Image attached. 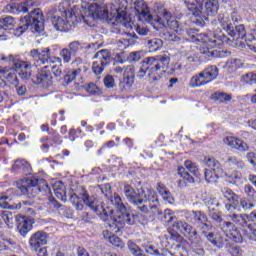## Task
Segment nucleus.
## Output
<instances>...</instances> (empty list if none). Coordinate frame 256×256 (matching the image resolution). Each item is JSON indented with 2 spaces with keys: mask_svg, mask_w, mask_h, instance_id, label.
I'll list each match as a JSON object with an SVG mask.
<instances>
[{
  "mask_svg": "<svg viewBox=\"0 0 256 256\" xmlns=\"http://www.w3.org/2000/svg\"><path fill=\"white\" fill-rule=\"evenodd\" d=\"M81 199L83 202H81ZM70 201L76 211H83L86 207H89L91 211L99 215L102 221H107L112 229H115V233H119L125 225H135L137 216L133 213L127 212V207L123 203L121 196L115 193L110 197L112 205L117 209L113 215V210L107 212L105 209V203L95 196H90L89 192L82 188L79 195L76 193L71 194ZM84 203V205H83ZM110 213V214H109Z\"/></svg>",
  "mask_w": 256,
  "mask_h": 256,
  "instance_id": "obj_1",
  "label": "nucleus"
},
{
  "mask_svg": "<svg viewBox=\"0 0 256 256\" xmlns=\"http://www.w3.org/2000/svg\"><path fill=\"white\" fill-rule=\"evenodd\" d=\"M39 5H41V0H26L24 2H10L6 6L9 13H28L21 19L24 24L12 30L11 33L14 37H21L29 27L36 37L45 35V16H43L41 9L34 8L39 7Z\"/></svg>",
  "mask_w": 256,
  "mask_h": 256,
  "instance_id": "obj_2",
  "label": "nucleus"
},
{
  "mask_svg": "<svg viewBox=\"0 0 256 256\" xmlns=\"http://www.w3.org/2000/svg\"><path fill=\"white\" fill-rule=\"evenodd\" d=\"M85 3V6H80V9L86 7V9H91V7H97L98 9H104L105 16L100 17H86L88 21H93L94 19H109L112 21V33H117L124 35L129 29H133V21L127 16V0H115L109 6L103 4V0H81Z\"/></svg>",
  "mask_w": 256,
  "mask_h": 256,
  "instance_id": "obj_3",
  "label": "nucleus"
},
{
  "mask_svg": "<svg viewBox=\"0 0 256 256\" xmlns=\"http://www.w3.org/2000/svg\"><path fill=\"white\" fill-rule=\"evenodd\" d=\"M105 15H107L105 14V10L103 8H97V6H92L91 9L75 6L73 11L65 12L64 16L62 14V17L54 16L52 18V24L56 31H71L75 27V24L81 21L86 23V25H91L87 17H105Z\"/></svg>",
  "mask_w": 256,
  "mask_h": 256,
  "instance_id": "obj_4",
  "label": "nucleus"
},
{
  "mask_svg": "<svg viewBox=\"0 0 256 256\" xmlns=\"http://www.w3.org/2000/svg\"><path fill=\"white\" fill-rule=\"evenodd\" d=\"M171 58L169 53H163L156 57H147L137 72L138 79H143L148 72V79L153 85H159L161 78L165 73V67L169 65Z\"/></svg>",
  "mask_w": 256,
  "mask_h": 256,
  "instance_id": "obj_5",
  "label": "nucleus"
},
{
  "mask_svg": "<svg viewBox=\"0 0 256 256\" xmlns=\"http://www.w3.org/2000/svg\"><path fill=\"white\" fill-rule=\"evenodd\" d=\"M123 193L134 207L138 209L141 213H149V208L151 211H157V205H159V199L157 198V193L154 190H143L133 188L131 185H125L123 189ZM147 201L149 203H153V205L149 204L147 206Z\"/></svg>",
  "mask_w": 256,
  "mask_h": 256,
  "instance_id": "obj_6",
  "label": "nucleus"
},
{
  "mask_svg": "<svg viewBox=\"0 0 256 256\" xmlns=\"http://www.w3.org/2000/svg\"><path fill=\"white\" fill-rule=\"evenodd\" d=\"M186 35L188 37V41H192V43H201L200 53H202V55L207 57H216L219 59H223L229 55V52L215 49V47H217V38H215V34H213V32L204 34L199 33V31L195 29H189L186 31Z\"/></svg>",
  "mask_w": 256,
  "mask_h": 256,
  "instance_id": "obj_7",
  "label": "nucleus"
},
{
  "mask_svg": "<svg viewBox=\"0 0 256 256\" xmlns=\"http://www.w3.org/2000/svg\"><path fill=\"white\" fill-rule=\"evenodd\" d=\"M17 189H19L22 195L30 193V191H33V189L40 192L48 193L49 185H47V181L43 178L29 176L17 182Z\"/></svg>",
  "mask_w": 256,
  "mask_h": 256,
  "instance_id": "obj_8",
  "label": "nucleus"
},
{
  "mask_svg": "<svg viewBox=\"0 0 256 256\" xmlns=\"http://www.w3.org/2000/svg\"><path fill=\"white\" fill-rule=\"evenodd\" d=\"M30 57H32L34 61V65L36 67H40V65H50L53 63H57V65H61L63 61L59 57L51 56V48L46 47L39 49H32L30 51Z\"/></svg>",
  "mask_w": 256,
  "mask_h": 256,
  "instance_id": "obj_9",
  "label": "nucleus"
},
{
  "mask_svg": "<svg viewBox=\"0 0 256 256\" xmlns=\"http://www.w3.org/2000/svg\"><path fill=\"white\" fill-rule=\"evenodd\" d=\"M205 165L210 168L204 172L205 181L208 183H217L219 177H225V171L215 158H206Z\"/></svg>",
  "mask_w": 256,
  "mask_h": 256,
  "instance_id": "obj_10",
  "label": "nucleus"
},
{
  "mask_svg": "<svg viewBox=\"0 0 256 256\" xmlns=\"http://www.w3.org/2000/svg\"><path fill=\"white\" fill-rule=\"evenodd\" d=\"M152 25L154 27L155 25H160L161 27H169L171 31L178 33V35H181V31H183L181 25H179V21L173 17L171 12L165 9L162 11V13H160V16H155L154 24Z\"/></svg>",
  "mask_w": 256,
  "mask_h": 256,
  "instance_id": "obj_11",
  "label": "nucleus"
},
{
  "mask_svg": "<svg viewBox=\"0 0 256 256\" xmlns=\"http://www.w3.org/2000/svg\"><path fill=\"white\" fill-rule=\"evenodd\" d=\"M2 61H10L12 63L16 73H18L21 79L25 81L31 79L32 71H31V62L23 61L19 59L17 56L9 55L7 57H2Z\"/></svg>",
  "mask_w": 256,
  "mask_h": 256,
  "instance_id": "obj_12",
  "label": "nucleus"
},
{
  "mask_svg": "<svg viewBox=\"0 0 256 256\" xmlns=\"http://www.w3.org/2000/svg\"><path fill=\"white\" fill-rule=\"evenodd\" d=\"M226 214L223 224L220 225L222 231H227L228 229H234V227H247V214H237L233 211H228Z\"/></svg>",
  "mask_w": 256,
  "mask_h": 256,
  "instance_id": "obj_13",
  "label": "nucleus"
},
{
  "mask_svg": "<svg viewBox=\"0 0 256 256\" xmlns=\"http://www.w3.org/2000/svg\"><path fill=\"white\" fill-rule=\"evenodd\" d=\"M93 59H97V61L92 64V71L95 75H101L105 67L111 63V52L106 49L100 50L94 55Z\"/></svg>",
  "mask_w": 256,
  "mask_h": 256,
  "instance_id": "obj_14",
  "label": "nucleus"
},
{
  "mask_svg": "<svg viewBox=\"0 0 256 256\" xmlns=\"http://www.w3.org/2000/svg\"><path fill=\"white\" fill-rule=\"evenodd\" d=\"M134 9L139 21H142V23H150V25H155V16L153 17L149 11V7H147L145 0H136L134 2Z\"/></svg>",
  "mask_w": 256,
  "mask_h": 256,
  "instance_id": "obj_15",
  "label": "nucleus"
},
{
  "mask_svg": "<svg viewBox=\"0 0 256 256\" xmlns=\"http://www.w3.org/2000/svg\"><path fill=\"white\" fill-rule=\"evenodd\" d=\"M49 234L43 230H39L32 234L28 240L30 251L37 253L43 245H47Z\"/></svg>",
  "mask_w": 256,
  "mask_h": 256,
  "instance_id": "obj_16",
  "label": "nucleus"
},
{
  "mask_svg": "<svg viewBox=\"0 0 256 256\" xmlns=\"http://www.w3.org/2000/svg\"><path fill=\"white\" fill-rule=\"evenodd\" d=\"M133 83H135V67L129 65L125 68L124 76L119 80L118 87L122 93H126L133 87Z\"/></svg>",
  "mask_w": 256,
  "mask_h": 256,
  "instance_id": "obj_17",
  "label": "nucleus"
},
{
  "mask_svg": "<svg viewBox=\"0 0 256 256\" xmlns=\"http://www.w3.org/2000/svg\"><path fill=\"white\" fill-rule=\"evenodd\" d=\"M51 70H49V65L44 66L35 76H32V81L35 85H44L49 87L51 85Z\"/></svg>",
  "mask_w": 256,
  "mask_h": 256,
  "instance_id": "obj_18",
  "label": "nucleus"
},
{
  "mask_svg": "<svg viewBox=\"0 0 256 256\" xmlns=\"http://www.w3.org/2000/svg\"><path fill=\"white\" fill-rule=\"evenodd\" d=\"M202 233L204 237H206L207 241H209L213 245V247H217V249L229 247V243H227L229 239H227V237H223L221 234L213 232L207 233L203 231Z\"/></svg>",
  "mask_w": 256,
  "mask_h": 256,
  "instance_id": "obj_19",
  "label": "nucleus"
},
{
  "mask_svg": "<svg viewBox=\"0 0 256 256\" xmlns=\"http://www.w3.org/2000/svg\"><path fill=\"white\" fill-rule=\"evenodd\" d=\"M217 11H219V1L217 0H209L208 2L203 4L200 7V15L203 19L207 20V17H213L217 15Z\"/></svg>",
  "mask_w": 256,
  "mask_h": 256,
  "instance_id": "obj_20",
  "label": "nucleus"
},
{
  "mask_svg": "<svg viewBox=\"0 0 256 256\" xmlns=\"http://www.w3.org/2000/svg\"><path fill=\"white\" fill-rule=\"evenodd\" d=\"M16 221L17 229L22 237H25L33 229V223H35V220L29 216H20L16 218Z\"/></svg>",
  "mask_w": 256,
  "mask_h": 256,
  "instance_id": "obj_21",
  "label": "nucleus"
},
{
  "mask_svg": "<svg viewBox=\"0 0 256 256\" xmlns=\"http://www.w3.org/2000/svg\"><path fill=\"white\" fill-rule=\"evenodd\" d=\"M223 142L225 145H228V147L237 149V151H249V145L235 136H227L224 138Z\"/></svg>",
  "mask_w": 256,
  "mask_h": 256,
  "instance_id": "obj_22",
  "label": "nucleus"
},
{
  "mask_svg": "<svg viewBox=\"0 0 256 256\" xmlns=\"http://www.w3.org/2000/svg\"><path fill=\"white\" fill-rule=\"evenodd\" d=\"M176 227L185 237H188V239H197V230H195L193 226L189 225V223L178 221L176 223Z\"/></svg>",
  "mask_w": 256,
  "mask_h": 256,
  "instance_id": "obj_23",
  "label": "nucleus"
},
{
  "mask_svg": "<svg viewBox=\"0 0 256 256\" xmlns=\"http://www.w3.org/2000/svg\"><path fill=\"white\" fill-rule=\"evenodd\" d=\"M91 47H95V44L87 45L80 41H72L68 44V49L70 50L73 57L77 55H81L85 51V49H91Z\"/></svg>",
  "mask_w": 256,
  "mask_h": 256,
  "instance_id": "obj_24",
  "label": "nucleus"
},
{
  "mask_svg": "<svg viewBox=\"0 0 256 256\" xmlns=\"http://www.w3.org/2000/svg\"><path fill=\"white\" fill-rule=\"evenodd\" d=\"M12 169L20 175H29L31 173V164L25 159H18L14 162Z\"/></svg>",
  "mask_w": 256,
  "mask_h": 256,
  "instance_id": "obj_25",
  "label": "nucleus"
},
{
  "mask_svg": "<svg viewBox=\"0 0 256 256\" xmlns=\"http://www.w3.org/2000/svg\"><path fill=\"white\" fill-rule=\"evenodd\" d=\"M178 173L182 178L181 180L178 181V187H180V189L189 187L191 183H195V178H193V176H191L190 173L185 170V168H179Z\"/></svg>",
  "mask_w": 256,
  "mask_h": 256,
  "instance_id": "obj_26",
  "label": "nucleus"
},
{
  "mask_svg": "<svg viewBox=\"0 0 256 256\" xmlns=\"http://www.w3.org/2000/svg\"><path fill=\"white\" fill-rule=\"evenodd\" d=\"M205 3V0H184L188 11L192 12L194 17H199L201 15V5Z\"/></svg>",
  "mask_w": 256,
  "mask_h": 256,
  "instance_id": "obj_27",
  "label": "nucleus"
},
{
  "mask_svg": "<svg viewBox=\"0 0 256 256\" xmlns=\"http://www.w3.org/2000/svg\"><path fill=\"white\" fill-rule=\"evenodd\" d=\"M222 194L224 195L225 199H227V201L232 203L225 205L227 211H231V209H233L235 203L237 202V199H239V195L233 192V190H231L230 188H223Z\"/></svg>",
  "mask_w": 256,
  "mask_h": 256,
  "instance_id": "obj_28",
  "label": "nucleus"
},
{
  "mask_svg": "<svg viewBox=\"0 0 256 256\" xmlns=\"http://www.w3.org/2000/svg\"><path fill=\"white\" fill-rule=\"evenodd\" d=\"M255 205L252 202H249L247 198L238 196V199L236 200L234 206L232 209H237V211H251Z\"/></svg>",
  "mask_w": 256,
  "mask_h": 256,
  "instance_id": "obj_29",
  "label": "nucleus"
},
{
  "mask_svg": "<svg viewBox=\"0 0 256 256\" xmlns=\"http://www.w3.org/2000/svg\"><path fill=\"white\" fill-rule=\"evenodd\" d=\"M230 37L234 39V41H239V39H245L247 32L245 31V26L240 24L235 28H232L227 32Z\"/></svg>",
  "mask_w": 256,
  "mask_h": 256,
  "instance_id": "obj_30",
  "label": "nucleus"
},
{
  "mask_svg": "<svg viewBox=\"0 0 256 256\" xmlns=\"http://www.w3.org/2000/svg\"><path fill=\"white\" fill-rule=\"evenodd\" d=\"M157 191L164 201H167V203H170V205L175 203V198H173L171 191H169V189H167L164 184L159 183L157 185Z\"/></svg>",
  "mask_w": 256,
  "mask_h": 256,
  "instance_id": "obj_31",
  "label": "nucleus"
},
{
  "mask_svg": "<svg viewBox=\"0 0 256 256\" xmlns=\"http://www.w3.org/2000/svg\"><path fill=\"white\" fill-rule=\"evenodd\" d=\"M53 190L58 199H61L63 203L67 202V196H65V184L61 181H57L53 184Z\"/></svg>",
  "mask_w": 256,
  "mask_h": 256,
  "instance_id": "obj_32",
  "label": "nucleus"
},
{
  "mask_svg": "<svg viewBox=\"0 0 256 256\" xmlns=\"http://www.w3.org/2000/svg\"><path fill=\"white\" fill-rule=\"evenodd\" d=\"M202 75L208 83H211L213 79H217V76L219 75V68H217V66H208L202 71Z\"/></svg>",
  "mask_w": 256,
  "mask_h": 256,
  "instance_id": "obj_33",
  "label": "nucleus"
},
{
  "mask_svg": "<svg viewBox=\"0 0 256 256\" xmlns=\"http://www.w3.org/2000/svg\"><path fill=\"white\" fill-rule=\"evenodd\" d=\"M246 227L251 231L253 237H256V211L246 214Z\"/></svg>",
  "mask_w": 256,
  "mask_h": 256,
  "instance_id": "obj_34",
  "label": "nucleus"
},
{
  "mask_svg": "<svg viewBox=\"0 0 256 256\" xmlns=\"http://www.w3.org/2000/svg\"><path fill=\"white\" fill-rule=\"evenodd\" d=\"M226 167H235L236 169H245L247 165H245V162L236 156H230L225 161Z\"/></svg>",
  "mask_w": 256,
  "mask_h": 256,
  "instance_id": "obj_35",
  "label": "nucleus"
},
{
  "mask_svg": "<svg viewBox=\"0 0 256 256\" xmlns=\"http://www.w3.org/2000/svg\"><path fill=\"white\" fill-rule=\"evenodd\" d=\"M0 217L4 221L5 225L8 227V229H13L14 221H15V214L11 211H1Z\"/></svg>",
  "mask_w": 256,
  "mask_h": 256,
  "instance_id": "obj_36",
  "label": "nucleus"
},
{
  "mask_svg": "<svg viewBox=\"0 0 256 256\" xmlns=\"http://www.w3.org/2000/svg\"><path fill=\"white\" fill-rule=\"evenodd\" d=\"M4 79L14 87L19 85V78H17V70L15 69L7 68V72L4 74Z\"/></svg>",
  "mask_w": 256,
  "mask_h": 256,
  "instance_id": "obj_37",
  "label": "nucleus"
},
{
  "mask_svg": "<svg viewBox=\"0 0 256 256\" xmlns=\"http://www.w3.org/2000/svg\"><path fill=\"white\" fill-rule=\"evenodd\" d=\"M194 221L197 225L202 226V229H207L209 225H207V215L201 211H193L192 212Z\"/></svg>",
  "mask_w": 256,
  "mask_h": 256,
  "instance_id": "obj_38",
  "label": "nucleus"
},
{
  "mask_svg": "<svg viewBox=\"0 0 256 256\" xmlns=\"http://www.w3.org/2000/svg\"><path fill=\"white\" fill-rule=\"evenodd\" d=\"M207 83L209 81H207L202 72L190 79V87H202V85H207Z\"/></svg>",
  "mask_w": 256,
  "mask_h": 256,
  "instance_id": "obj_39",
  "label": "nucleus"
},
{
  "mask_svg": "<svg viewBox=\"0 0 256 256\" xmlns=\"http://www.w3.org/2000/svg\"><path fill=\"white\" fill-rule=\"evenodd\" d=\"M103 235L115 247H118L119 249H123L125 247V242H123V240H121V238H119L118 236H115V235L111 236V235H109V231H104Z\"/></svg>",
  "mask_w": 256,
  "mask_h": 256,
  "instance_id": "obj_40",
  "label": "nucleus"
},
{
  "mask_svg": "<svg viewBox=\"0 0 256 256\" xmlns=\"http://www.w3.org/2000/svg\"><path fill=\"white\" fill-rule=\"evenodd\" d=\"M218 21L221 25V27L227 31V33L229 31H231V29H233V22L231 20V17L228 16V14H223L222 16H219Z\"/></svg>",
  "mask_w": 256,
  "mask_h": 256,
  "instance_id": "obj_41",
  "label": "nucleus"
},
{
  "mask_svg": "<svg viewBox=\"0 0 256 256\" xmlns=\"http://www.w3.org/2000/svg\"><path fill=\"white\" fill-rule=\"evenodd\" d=\"M147 47H148L150 53H155V51H159V49H161V47H163V40H161L159 38L149 39L147 41Z\"/></svg>",
  "mask_w": 256,
  "mask_h": 256,
  "instance_id": "obj_42",
  "label": "nucleus"
},
{
  "mask_svg": "<svg viewBox=\"0 0 256 256\" xmlns=\"http://www.w3.org/2000/svg\"><path fill=\"white\" fill-rule=\"evenodd\" d=\"M243 85H255L256 84V72H249L241 76L240 79Z\"/></svg>",
  "mask_w": 256,
  "mask_h": 256,
  "instance_id": "obj_43",
  "label": "nucleus"
},
{
  "mask_svg": "<svg viewBox=\"0 0 256 256\" xmlns=\"http://www.w3.org/2000/svg\"><path fill=\"white\" fill-rule=\"evenodd\" d=\"M154 215H163V219L164 221H166V223H171V221H173L175 215H173V210L171 209H166L164 210V213L161 212V210H158L156 208V210L152 211Z\"/></svg>",
  "mask_w": 256,
  "mask_h": 256,
  "instance_id": "obj_44",
  "label": "nucleus"
},
{
  "mask_svg": "<svg viewBox=\"0 0 256 256\" xmlns=\"http://www.w3.org/2000/svg\"><path fill=\"white\" fill-rule=\"evenodd\" d=\"M31 205H33V202L31 201H22L17 204L16 209H22V211H24L28 215H35V211L30 208Z\"/></svg>",
  "mask_w": 256,
  "mask_h": 256,
  "instance_id": "obj_45",
  "label": "nucleus"
},
{
  "mask_svg": "<svg viewBox=\"0 0 256 256\" xmlns=\"http://www.w3.org/2000/svg\"><path fill=\"white\" fill-rule=\"evenodd\" d=\"M212 99H214V101H218V103H225L227 101H231L233 98L227 93L215 92L212 96Z\"/></svg>",
  "mask_w": 256,
  "mask_h": 256,
  "instance_id": "obj_46",
  "label": "nucleus"
},
{
  "mask_svg": "<svg viewBox=\"0 0 256 256\" xmlns=\"http://www.w3.org/2000/svg\"><path fill=\"white\" fill-rule=\"evenodd\" d=\"M224 177L231 179L233 183H238V181H241L243 174L237 170H233L232 172H224Z\"/></svg>",
  "mask_w": 256,
  "mask_h": 256,
  "instance_id": "obj_47",
  "label": "nucleus"
},
{
  "mask_svg": "<svg viewBox=\"0 0 256 256\" xmlns=\"http://www.w3.org/2000/svg\"><path fill=\"white\" fill-rule=\"evenodd\" d=\"M0 23L2 25L3 31H7L9 27H13L15 19L11 16L2 17L0 18Z\"/></svg>",
  "mask_w": 256,
  "mask_h": 256,
  "instance_id": "obj_48",
  "label": "nucleus"
},
{
  "mask_svg": "<svg viewBox=\"0 0 256 256\" xmlns=\"http://www.w3.org/2000/svg\"><path fill=\"white\" fill-rule=\"evenodd\" d=\"M184 165L186 169H188V171L192 173V175H195V177H199V168H197V164L193 163V161L191 160H186L184 162Z\"/></svg>",
  "mask_w": 256,
  "mask_h": 256,
  "instance_id": "obj_49",
  "label": "nucleus"
},
{
  "mask_svg": "<svg viewBox=\"0 0 256 256\" xmlns=\"http://www.w3.org/2000/svg\"><path fill=\"white\" fill-rule=\"evenodd\" d=\"M128 249L134 256H145L141 248L133 241H128Z\"/></svg>",
  "mask_w": 256,
  "mask_h": 256,
  "instance_id": "obj_50",
  "label": "nucleus"
},
{
  "mask_svg": "<svg viewBox=\"0 0 256 256\" xmlns=\"http://www.w3.org/2000/svg\"><path fill=\"white\" fill-rule=\"evenodd\" d=\"M80 75H81V68L71 70L65 76V81L66 83H71V81H75V79H77V77H79Z\"/></svg>",
  "mask_w": 256,
  "mask_h": 256,
  "instance_id": "obj_51",
  "label": "nucleus"
},
{
  "mask_svg": "<svg viewBox=\"0 0 256 256\" xmlns=\"http://www.w3.org/2000/svg\"><path fill=\"white\" fill-rule=\"evenodd\" d=\"M75 7L76 6H74L73 8H69V1L67 0H63L58 6L59 11H61L63 16H65V13H69V11H72V15H75V12H73Z\"/></svg>",
  "mask_w": 256,
  "mask_h": 256,
  "instance_id": "obj_52",
  "label": "nucleus"
},
{
  "mask_svg": "<svg viewBox=\"0 0 256 256\" xmlns=\"http://www.w3.org/2000/svg\"><path fill=\"white\" fill-rule=\"evenodd\" d=\"M244 193L247 195L250 201H256V191L251 184H247L244 186Z\"/></svg>",
  "mask_w": 256,
  "mask_h": 256,
  "instance_id": "obj_53",
  "label": "nucleus"
},
{
  "mask_svg": "<svg viewBox=\"0 0 256 256\" xmlns=\"http://www.w3.org/2000/svg\"><path fill=\"white\" fill-rule=\"evenodd\" d=\"M59 55L63 59L64 63H71V57H73V54L69 48H63L60 50Z\"/></svg>",
  "mask_w": 256,
  "mask_h": 256,
  "instance_id": "obj_54",
  "label": "nucleus"
},
{
  "mask_svg": "<svg viewBox=\"0 0 256 256\" xmlns=\"http://www.w3.org/2000/svg\"><path fill=\"white\" fill-rule=\"evenodd\" d=\"M104 85L107 89H113L115 87V78L112 75H106L104 77Z\"/></svg>",
  "mask_w": 256,
  "mask_h": 256,
  "instance_id": "obj_55",
  "label": "nucleus"
},
{
  "mask_svg": "<svg viewBox=\"0 0 256 256\" xmlns=\"http://www.w3.org/2000/svg\"><path fill=\"white\" fill-rule=\"evenodd\" d=\"M209 216L211 217V219H213V221H215V223H220V225H223V223H225V221H223V218L221 217V212H213L210 210Z\"/></svg>",
  "mask_w": 256,
  "mask_h": 256,
  "instance_id": "obj_56",
  "label": "nucleus"
},
{
  "mask_svg": "<svg viewBox=\"0 0 256 256\" xmlns=\"http://www.w3.org/2000/svg\"><path fill=\"white\" fill-rule=\"evenodd\" d=\"M9 201H11V200L9 199L8 196L0 197V207L2 209H13V207L11 205H9Z\"/></svg>",
  "mask_w": 256,
  "mask_h": 256,
  "instance_id": "obj_57",
  "label": "nucleus"
},
{
  "mask_svg": "<svg viewBox=\"0 0 256 256\" xmlns=\"http://www.w3.org/2000/svg\"><path fill=\"white\" fill-rule=\"evenodd\" d=\"M49 135L52 136V141L54 143H56L57 145H61L62 141H61V135H59V133L57 132V130H50L49 131Z\"/></svg>",
  "mask_w": 256,
  "mask_h": 256,
  "instance_id": "obj_58",
  "label": "nucleus"
},
{
  "mask_svg": "<svg viewBox=\"0 0 256 256\" xmlns=\"http://www.w3.org/2000/svg\"><path fill=\"white\" fill-rule=\"evenodd\" d=\"M48 66H49V71H52L55 77H61L62 71H61V68L57 66V64L53 63Z\"/></svg>",
  "mask_w": 256,
  "mask_h": 256,
  "instance_id": "obj_59",
  "label": "nucleus"
},
{
  "mask_svg": "<svg viewBox=\"0 0 256 256\" xmlns=\"http://www.w3.org/2000/svg\"><path fill=\"white\" fill-rule=\"evenodd\" d=\"M145 252L148 253V255H158L163 256V254L159 253V250H155V247L152 245H146L144 246Z\"/></svg>",
  "mask_w": 256,
  "mask_h": 256,
  "instance_id": "obj_60",
  "label": "nucleus"
},
{
  "mask_svg": "<svg viewBox=\"0 0 256 256\" xmlns=\"http://www.w3.org/2000/svg\"><path fill=\"white\" fill-rule=\"evenodd\" d=\"M228 251L232 256H243V251L237 246H229Z\"/></svg>",
  "mask_w": 256,
  "mask_h": 256,
  "instance_id": "obj_61",
  "label": "nucleus"
},
{
  "mask_svg": "<svg viewBox=\"0 0 256 256\" xmlns=\"http://www.w3.org/2000/svg\"><path fill=\"white\" fill-rule=\"evenodd\" d=\"M136 33H138V35H141V37H145L146 35H149V30L145 26H137Z\"/></svg>",
  "mask_w": 256,
  "mask_h": 256,
  "instance_id": "obj_62",
  "label": "nucleus"
},
{
  "mask_svg": "<svg viewBox=\"0 0 256 256\" xmlns=\"http://www.w3.org/2000/svg\"><path fill=\"white\" fill-rule=\"evenodd\" d=\"M246 159L253 165V167H256V154L255 152H248L246 154Z\"/></svg>",
  "mask_w": 256,
  "mask_h": 256,
  "instance_id": "obj_63",
  "label": "nucleus"
},
{
  "mask_svg": "<svg viewBox=\"0 0 256 256\" xmlns=\"http://www.w3.org/2000/svg\"><path fill=\"white\" fill-rule=\"evenodd\" d=\"M172 256H189V253H187V250L185 248L179 246L178 250L174 253H171Z\"/></svg>",
  "mask_w": 256,
  "mask_h": 256,
  "instance_id": "obj_64",
  "label": "nucleus"
}]
</instances>
